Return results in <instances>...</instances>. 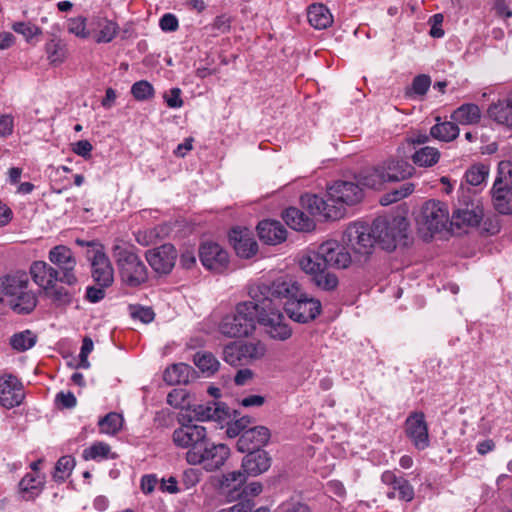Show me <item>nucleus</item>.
I'll use <instances>...</instances> for the list:
<instances>
[{"instance_id": "obj_1", "label": "nucleus", "mask_w": 512, "mask_h": 512, "mask_svg": "<svg viewBox=\"0 0 512 512\" xmlns=\"http://www.w3.org/2000/svg\"><path fill=\"white\" fill-rule=\"evenodd\" d=\"M265 285L249 290L250 300L239 302L218 323V331L227 338L248 337L256 329L257 322L263 325L267 334L279 341H285L292 330L276 309L274 300L265 296Z\"/></svg>"}, {"instance_id": "obj_2", "label": "nucleus", "mask_w": 512, "mask_h": 512, "mask_svg": "<svg viewBox=\"0 0 512 512\" xmlns=\"http://www.w3.org/2000/svg\"><path fill=\"white\" fill-rule=\"evenodd\" d=\"M328 199L324 200L315 194L301 197V203L311 215L324 220H337L345 215V208L358 204L363 198V190L359 183L352 181H336L328 187Z\"/></svg>"}, {"instance_id": "obj_3", "label": "nucleus", "mask_w": 512, "mask_h": 512, "mask_svg": "<svg viewBox=\"0 0 512 512\" xmlns=\"http://www.w3.org/2000/svg\"><path fill=\"white\" fill-rule=\"evenodd\" d=\"M265 296L274 300L276 309L279 313L281 299L285 298L284 310L294 321L306 323L316 318L321 311L319 300L308 297L300 289L299 284L291 278H279L270 286L265 285Z\"/></svg>"}, {"instance_id": "obj_4", "label": "nucleus", "mask_w": 512, "mask_h": 512, "mask_svg": "<svg viewBox=\"0 0 512 512\" xmlns=\"http://www.w3.org/2000/svg\"><path fill=\"white\" fill-rule=\"evenodd\" d=\"M0 301L17 314L31 313L37 306L38 298L31 288L29 274L15 270L0 277Z\"/></svg>"}, {"instance_id": "obj_5", "label": "nucleus", "mask_w": 512, "mask_h": 512, "mask_svg": "<svg viewBox=\"0 0 512 512\" xmlns=\"http://www.w3.org/2000/svg\"><path fill=\"white\" fill-rule=\"evenodd\" d=\"M407 228L408 222L404 217H379L372 224L375 243L378 242L383 249L392 251L406 237Z\"/></svg>"}, {"instance_id": "obj_6", "label": "nucleus", "mask_w": 512, "mask_h": 512, "mask_svg": "<svg viewBox=\"0 0 512 512\" xmlns=\"http://www.w3.org/2000/svg\"><path fill=\"white\" fill-rule=\"evenodd\" d=\"M342 242L353 251L356 261L365 260L375 244L372 227L362 222L350 223L343 233Z\"/></svg>"}, {"instance_id": "obj_7", "label": "nucleus", "mask_w": 512, "mask_h": 512, "mask_svg": "<svg viewBox=\"0 0 512 512\" xmlns=\"http://www.w3.org/2000/svg\"><path fill=\"white\" fill-rule=\"evenodd\" d=\"M266 346L260 341L230 342L224 346L223 360L231 366H244L262 359Z\"/></svg>"}, {"instance_id": "obj_8", "label": "nucleus", "mask_w": 512, "mask_h": 512, "mask_svg": "<svg viewBox=\"0 0 512 512\" xmlns=\"http://www.w3.org/2000/svg\"><path fill=\"white\" fill-rule=\"evenodd\" d=\"M230 456V449L222 443H213L209 440L200 448V451H187L186 460L191 465H201L206 471L220 469Z\"/></svg>"}, {"instance_id": "obj_9", "label": "nucleus", "mask_w": 512, "mask_h": 512, "mask_svg": "<svg viewBox=\"0 0 512 512\" xmlns=\"http://www.w3.org/2000/svg\"><path fill=\"white\" fill-rule=\"evenodd\" d=\"M495 209L501 214L512 213V163L501 161L492 188Z\"/></svg>"}, {"instance_id": "obj_10", "label": "nucleus", "mask_w": 512, "mask_h": 512, "mask_svg": "<svg viewBox=\"0 0 512 512\" xmlns=\"http://www.w3.org/2000/svg\"><path fill=\"white\" fill-rule=\"evenodd\" d=\"M417 223L425 236L431 237L434 233L442 231L449 223L448 206L437 200L427 201L422 206Z\"/></svg>"}, {"instance_id": "obj_11", "label": "nucleus", "mask_w": 512, "mask_h": 512, "mask_svg": "<svg viewBox=\"0 0 512 512\" xmlns=\"http://www.w3.org/2000/svg\"><path fill=\"white\" fill-rule=\"evenodd\" d=\"M178 421L181 423V426L174 430L172 435L175 445L189 448L188 451H200V448L209 440L206 428L202 425L187 422L184 414L179 415Z\"/></svg>"}, {"instance_id": "obj_12", "label": "nucleus", "mask_w": 512, "mask_h": 512, "mask_svg": "<svg viewBox=\"0 0 512 512\" xmlns=\"http://www.w3.org/2000/svg\"><path fill=\"white\" fill-rule=\"evenodd\" d=\"M77 243L81 246L87 245L92 247V250H89L87 253V257L91 262L92 277L98 286L109 287L114 280V270L103 248L93 242L77 240Z\"/></svg>"}, {"instance_id": "obj_13", "label": "nucleus", "mask_w": 512, "mask_h": 512, "mask_svg": "<svg viewBox=\"0 0 512 512\" xmlns=\"http://www.w3.org/2000/svg\"><path fill=\"white\" fill-rule=\"evenodd\" d=\"M48 259L58 270L61 283L73 286L78 282L75 274L76 258L69 247L65 245L53 247L49 251Z\"/></svg>"}, {"instance_id": "obj_14", "label": "nucleus", "mask_w": 512, "mask_h": 512, "mask_svg": "<svg viewBox=\"0 0 512 512\" xmlns=\"http://www.w3.org/2000/svg\"><path fill=\"white\" fill-rule=\"evenodd\" d=\"M184 415L187 422H222L229 418V409L221 402L210 400L188 406V412Z\"/></svg>"}, {"instance_id": "obj_15", "label": "nucleus", "mask_w": 512, "mask_h": 512, "mask_svg": "<svg viewBox=\"0 0 512 512\" xmlns=\"http://www.w3.org/2000/svg\"><path fill=\"white\" fill-rule=\"evenodd\" d=\"M483 215V208L479 199L472 198L470 195H463L459 198V207L454 211L451 223L456 226H477Z\"/></svg>"}, {"instance_id": "obj_16", "label": "nucleus", "mask_w": 512, "mask_h": 512, "mask_svg": "<svg viewBox=\"0 0 512 512\" xmlns=\"http://www.w3.org/2000/svg\"><path fill=\"white\" fill-rule=\"evenodd\" d=\"M25 398L22 382L12 374L0 377V405L11 409L22 404Z\"/></svg>"}, {"instance_id": "obj_17", "label": "nucleus", "mask_w": 512, "mask_h": 512, "mask_svg": "<svg viewBox=\"0 0 512 512\" xmlns=\"http://www.w3.org/2000/svg\"><path fill=\"white\" fill-rule=\"evenodd\" d=\"M120 276L126 285L136 287L147 278L146 267L133 253H128L119 259Z\"/></svg>"}, {"instance_id": "obj_18", "label": "nucleus", "mask_w": 512, "mask_h": 512, "mask_svg": "<svg viewBox=\"0 0 512 512\" xmlns=\"http://www.w3.org/2000/svg\"><path fill=\"white\" fill-rule=\"evenodd\" d=\"M318 247L326 267L346 269L351 265L352 257L350 253L338 241L327 240Z\"/></svg>"}, {"instance_id": "obj_19", "label": "nucleus", "mask_w": 512, "mask_h": 512, "mask_svg": "<svg viewBox=\"0 0 512 512\" xmlns=\"http://www.w3.org/2000/svg\"><path fill=\"white\" fill-rule=\"evenodd\" d=\"M199 257L205 268L216 273L223 272L229 263L227 251L217 243H203L199 249Z\"/></svg>"}, {"instance_id": "obj_20", "label": "nucleus", "mask_w": 512, "mask_h": 512, "mask_svg": "<svg viewBox=\"0 0 512 512\" xmlns=\"http://www.w3.org/2000/svg\"><path fill=\"white\" fill-rule=\"evenodd\" d=\"M405 431L418 450H424L429 446L428 425L423 412H413L407 417Z\"/></svg>"}, {"instance_id": "obj_21", "label": "nucleus", "mask_w": 512, "mask_h": 512, "mask_svg": "<svg viewBox=\"0 0 512 512\" xmlns=\"http://www.w3.org/2000/svg\"><path fill=\"white\" fill-rule=\"evenodd\" d=\"M382 482L390 488L387 496L390 499L398 498L399 500L410 502L414 498V488L408 480L402 476H397L392 471H385L381 476Z\"/></svg>"}, {"instance_id": "obj_22", "label": "nucleus", "mask_w": 512, "mask_h": 512, "mask_svg": "<svg viewBox=\"0 0 512 512\" xmlns=\"http://www.w3.org/2000/svg\"><path fill=\"white\" fill-rule=\"evenodd\" d=\"M269 439L270 432L264 426L246 429L237 441V449L242 453L261 450L260 448L266 445Z\"/></svg>"}, {"instance_id": "obj_23", "label": "nucleus", "mask_w": 512, "mask_h": 512, "mask_svg": "<svg viewBox=\"0 0 512 512\" xmlns=\"http://www.w3.org/2000/svg\"><path fill=\"white\" fill-rule=\"evenodd\" d=\"M29 273L32 280L45 291L55 288V284L60 282L58 270L45 261H34L30 265Z\"/></svg>"}, {"instance_id": "obj_24", "label": "nucleus", "mask_w": 512, "mask_h": 512, "mask_svg": "<svg viewBox=\"0 0 512 512\" xmlns=\"http://www.w3.org/2000/svg\"><path fill=\"white\" fill-rule=\"evenodd\" d=\"M229 241L236 254L242 258H250L257 252V243L248 229H232L229 233Z\"/></svg>"}, {"instance_id": "obj_25", "label": "nucleus", "mask_w": 512, "mask_h": 512, "mask_svg": "<svg viewBox=\"0 0 512 512\" xmlns=\"http://www.w3.org/2000/svg\"><path fill=\"white\" fill-rule=\"evenodd\" d=\"M89 27L97 43L111 42L118 32V25L101 14L94 15L90 19Z\"/></svg>"}, {"instance_id": "obj_26", "label": "nucleus", "mask_w": 512, "mask_h": 512, "mask_svg": "<svg viewBox=\"0 0 512 512\" xmlns=\"http://www.w3.org/2000/svg\"><path fill=\"white\" fill-rule=\"evenodd\" d=\"M271 466V458L264 450L247 452L243 458L242 468L247 475L257 476L266 472Z\"/></svg>"}, {"instance_id": "obj_27", "label": "nucleus", "mask_w": 512, "mask_h": 512, "mask_svg": "<svg viewBox=\"0 0 512 512\" xmlns=\"http://www.w3.org/2000/svg\"><path fill=\"white\" fill-rule=\"evenodd\" d=\"M259 238L267 244L276 245L286 239L287 231L275 220H263L257 226Z\"/></svg>"}, {"instance_id": "obj_28", "label": "nucleus", "mask_w": 512, "mask_h": 512, "mask_svg": "<svg viewBox=\"0 0 512 512\" xmlns=\"http://www.w3.org/2000/svg\"><path fill=\"white\" fill-rule=\"evenodd\" d=\"M488 116L498 124L512 128V92L488 108Z\"/></svg>"}, {"instance_id": "obj_29", "label": "nucleus", "mask_w": 512, "mask_h": 512, "mask_svg": "<svg viewBox=\"0 0 512 512\" xmlns=\"http://www.w3.org/2000/svg\"><path fill=\"white\" fill-rule=\"evenodd\" d=\"M460 133L458 125L454 121H441L436 117V124L430 128V136L438 141L451 142Z\"/></svg>"}, {"instance_id": "obj_30", "label": "nucleus", "mask_w": 512, "mask_h": 512, "mask_svg": "<svg viewBox=\"0 0 512 512\" xmlns=\"http://www.w3.org/2000/svg\"><path fill=\"white\" fill-rule=\"evenodd\" d=\"M308 21L315 29H326L333 23V16L323 4H313L307 11Z\"/></svg>"}, {"instance_id": "obj_31", "label": "nucleus", "mask_w": 512, "mask_h": 512, "mask_svg": "<svg viewBox=\"0 0 512 512\" xmlns=\"http://www.w3.org/2000/svg\"><path fill=\"white\" fill-rule=\"evenodd\" d=\"M286 224L297 231H309L314 227L313 221L301 210L290 207L283 213Z\"/></svg>"}, {"instance_id": "obj_32", "label": "nucleus", "mask_w": 512, "mask_h": 512, "mask_svg": "<svg viewBox=\"0 0 512 512\" xmlns=\"http://www.w3.org/2000/svg\"><path fill=\"white\" fill-rule=\"evenodd\" d=\"M193 374L191 366L185 363L173 364L167 367L163 379L171 385L187 384Z\"/></svg>"}, {"instance_id": "obj_33", "label": "nucleus", "mask_w": 512, "mask_h": 512, "mask_svg": "<svg viewBox=\"0 0 512 512\" xmlns=\"http://www.w3.org/2000/svg\"><path fill=\"white\" fill-rule=\"evenodd\" d=\"M481 111L476 104L467 103L458 107L452 114L451 119L456 124L472 125L480 121Z\"/></svg>"}, {"instance_id": "obj_34", "label": "nucleus", "mask_w": 512, "mask_h": 512, "mask_svg": "<svg viewBox=\"0 0 512 512\" xmlns=\"http://www.w3.org/2000/svg\"><path fill=\"white\" fill-rule=\"evenodd\" d=\"M388 181H400L410 177L414 168L404 160H390L383 168Z\"/></svg>"}, {"instance_id": "obj_35", "label": "nucleus", "mask_w": 512, "mask_h": 512, "mask_svg": "<svg viewBox=\"0 0 512 512\" xmlns=\"http://www.w3.org/2000/svg\"><path fill=\"white\" fill-rule=\"evenodd\" d=\"M299 266L301 270L309 275L311 278L316 276L324 267H326L325 263L320 256V249L317 248L316 251H309L304 254L299 259Z\"/></svg>"}, {"instance_id": "obj_36", "label": "nucleus", "mask_w": 512, "mask_h": 512, "mask_svg": "<svg viewBox=\"0 0 512 512\" xmlns=\"http://www.w3.org/2000/svg\"><path fill=\"white\" fill-rule=\"evenodd\" d=\"M411 159L419 167H432L438 163L440 152L435 147L425 146L416 150Z\"/></svg>"}, {"instance_id": "obj_37", "label": "nucleus", "mask_w": 512, "mask_h": 512, "mask_svg": "<svg viewBox=\"0 0 512 512\" xmlns=\"http://www.w3.org/2000/svg\"><path fill=\"white\" fill-rule=\"evenodd\" d=\"M386 179V174L383 168H370L360 173L358 183L359 185L379 189Z\"/></svg>"}, {"instance_id": "obj_38", "label": "nucleus", "mask_w": 512, "mask_h": 512, "mask_svg": "<svg viewBox=\"0 0 512 512\" xmlns=\"http://www.w3.org/2000/svg\"><path fill=\"white\" fill-rule=\"evenodd\" d=\"M45 52L52 65H59L66 59V45L58 38H52L45 44Z\"/></svg>"}, {"instance_id": "obj_39", "label": "nucleus", "mask_w": 512, "mask_h": 512, "mask_svg": "<svg viewBox=\"0 0 512 512\" xmlns=\"http://www.w3.org/2000/svg\"><path fill=\"white\" fill-rule=\"evenodd\" d=\"M194 364L208 376L218 371L220 362L211 352H198L194 355Z\"/></svg>"}, {"instance_id": "obj_40", "label": "nucleus", "mask_w": 512, "mask_h": 512, "mask_svg": "<svg viewBox=\"0 0 512 512\" xmlns=\"http://www.w3.org/2000/svg\"><path fill=\"white\" fill-rule=\"evenodd\" d=\"M82 456L85 460L114 459L116 456L111 452V447L104 442H97L83 450Z\"/></svg>"}, {"instance_id": "obj_41", "label": "nucleus", "mask_w": 512, "mask_h": 512, "mask_svg": "<svg viewBox=\"0 0 512 512\" xmlns=\"http://www.w3.org/2000/svg\"><path fill=\"white\" fill-rule=\"evenodd\" d=\"M311 282L321 290L333 291L339 284L337 275L324 267L316 276L311 278Z\"/></svg>"}, {"instance_id": "obj_42", "label": "nucleus", "mask_w": 512, "mask_h": 512, "mask_svg": "<svg viewBox=\"0 0 512 512\" xmlns=\"http://www.w3.org/2000/svg\"><path fill=\"white\" fill-rule=\"evenodd\" d=\"M37 337L30 330H24L18 333H15L10 338L11 347L18 351L23 352L30 348H32L36 343Z\"/></svg>"}, {"instance_id": "obj_43", "label": "nucleus", "mask_w": 512, "mask_h": 512, "mask_svg": "<svg viewBox=\"0 0 512 512\" xmlns=\"http://www.w3.org/2000/svg\"><path fill=\"white\" fill-rule=\"evenodd\" d=\"M123 424V418L116 412H110L98 422L101 433L115 435L120 431Z\"/></svg>"}, {"instance_id": "obj_44", "label": "nucleus", "mask_w": 512, "mask_h": 512, "mask_svg": "<svg viewBox=\"0 0 512 512\" xmlns=\"http://www.w3.org/2000/svg\"><path fill=\"white\" fill-rule=\"evenodd\" d=\"M43 486V479L38 475L29 473L24 476L20 483L19 488L22 493L28 494L27 498L37 495Z\"/></svg>"}, {"instance_id": "obj_45", "label": "nucleus", "mask_w": 512, "mask_h": 512, "mask_svg": "<svg viewBox=\"0 0 512 512\" xmlns=\"http://www.w3.org/2000/svg\"><path fill=\"white\" fill-rule=\"evenodd\" d=\"M67 30L70 34L80 39H87L91 36L90 27L87 26V19L83 16L72 17L67 20Z\"/></svg>"}, {"instance_id": "obj_46", "label": "nucleus", "mask_w": 512, "mask_h": 512, "mask_svg": "<svg viewBox=\"0 0 512 512\" xmlns=\"http://www.w3.org/2000/svg\"><path fill=\"white\" fill-rule=\"evenodd\" d=\"M188 392L184 388H175L167 395V403L176 409H186L188 412V406L191 404L188 400Z\"/></svg>"}, {"instance_id": "obj_47", "label": "nucleus", "mask_w": 512, "mask_h": 512, "mask_svg": "<svg viewBox=\"0 0 512 512\" xmlns=\"http://www.w3.org/2000/svg\"><path fill=\"white\" fill-rule=\"evenodd\" d=\"M75 466V461L72 456H62L56 463L54 479L57 481H64L72 472Z\"/></svg>"}, {"instance_id": "obj_48", "label": "nucleus", "mask_w": 512, "mask_h": 512, "mask_svg": "<svg viewBox=\"0 0 512 512\" xmlns=\"http://www.w3.org/2000/svg\"><path fill=\"white\" fill-rule=\"evenodd\" d=\"M488 173L489 169L486 165L476 164L467 170L465 173V178L468 184L472 186H478L486 179Z\"/></svg>"}, {"instance_id": "obj_49", "label": "nucleus", "mask_w": 512, "mask_h": 512, "mask_svg": "<svg viewBox=\"0 0 512 512\" xmlns=\"http://www.w3.org/2000/svg\"><path fill=\"white\" fill-rule=\"evenodd\" d=\"M153 86L146 80L135 82L131 87V94L137 101H145L154 95Z\"/></svg>"}, {"instance_id": "obj_50", "label": "nucleus", "mask_w": 512, "mask_h": 512, "mask_svg": "<svg viewBox=\"0 0 512 512\" xmlns=\"http://www.w3.org/2000/svg\"><path fill=\"white\" fill-rule=\"evenodd\" d=\"M12 29L16 33L23 35L28 42L35 36L42 34V29L40 27L29 22H15L12 25Z\"/></svg>"}, {"instance_id": "obj_51", "label": "nucleus", "mask_w": 512, "mask_h": 512, "mask_svg": "<svg viewBox=\"0 0 512 512\" xmlns=\"http://www.w3.org/2000/svg\"><path fill=\"white\" fill-rule=\"evenodd\" d=\"M246 473L241 471H233L225 474L221 482L225 489L238 490L246 481Z\"/></svg>"}, {"instance_id": "obj_52", "label": "nucleus", "mask_w": 512, "mask_h": 512, "mask_svg": "<svg viewBox=\"0 0 512 512\" xmlns=\"http://www.w3.org/2000/svg\"><path fill=\"white\" fill-rule=\"evenodd\" d=\"M177 253L173 245L162 244V274L169 273L175 265Z\"/></svg>"}, {"instance_id": "obj_53", "label": "nucleus", "mask_w": 512, "mask_h": 512, "mask_svg": "<svg viewBox=\"0 0 512 512\" xmlns=\"http://www.w3.org/2000/svg\"><path fill=\"white\" fill-rule=\"evenodd\" d=\"M413 190L414 185L412 183H405L399 189H396L392 193L385 195L381 199V203L383 205H388L390 203L397 202L410 195Z\"/></svg>"}, {"instance_id": "obj_54", "label": "nucleus", "mask_w": 512, "mask_h": 512, "mask_svg": "<svg viewBox=\"0 0 512 512\" xmlns=\"http://www.w3.org/2000/svg\"><path fill=\"white\" fill-rule=\"evenodd\" d=\"M129 313L133 319H138L142 323H150L155 317V313L150 307L140 305H130Z\"/></svg>"}, {"instance_id": "obj_55", "label": "nucleus", "mask_w": 512, "mask_h": 512, "mask_svg": "<svg viewBox=\"0 0 512 512\" xmlns=\"http://www.w3.org/2000/svg\"><path fill=\"white\" fill-rule=\"evenodd\" d=\"M159 237V231L157 227L139 230L136 233V240L143 246L156 244Z\"/></svg>"}, {"instance_id": "obj_56", "label": "nucleus", "mask_w": 512, "mask_h": 512, "mask_svg": "<svg viewBox=\"0 0 512 512\" xmlns=\"http://www.w3.org/2000/svg\"><path fill=\"white\" fill-rule=\"evenodd\" d=\"M431 85V79L427 75H418L413 79L411 91L418 95L423 96L427 93L429 87Z\"/></svg>"}, {"instance_id": "obj_57", "label": "nucleus", "mask_w": 512, "mask_h": 512, "mask_svg": "<svg viewBox=\"0 0 512 512\" xmlns=\"http://www.w3.org/2000/svg\"><path fill=\"white\" fill-rule=\"evenodd\" d=\"M93 341L89 337H85L82 342L79 358L80 361L78 363L79 368L88 369L90 367V363L88 361L89 354L93 351Z\"/></svg>"}, {"instance_id": "obj_58", "label": "nucleus", "mask_w": 512, "mask_h": 512, "mask_svg": "<svg viewBox=\"0 0 512 512\" xmlns=\"http://www.w3.org/2000/svg\"><path fill=\"white\" fill-rule=\"evenodd\" d=\"M158 484V477L156 474H145L140 480V489L145 495L151 494L156 485Z\"/></svg>"}, {"instance_id": "obj_59", "label": "nucleus", "mask_w": 512, "mask_h": 512, "mask_svg": "<svg viewBox=\"0 0 512 512\" xmlns=\"http://www.w3.org/2000/svg\"><path fill=\"white\" fill-rule=\"evenodd\" d=\"M201 472L196 468H189L184 471L182 482L187 489L195 486L200 480Z\"/></svg>"}, {"instance_id": "obj_60", "label": "nucleus", "mask_w": 512, "mask_h": 512, "mask_svg": "<svg viewBox=\"0 0 512 512\" xmlns=\"http://www.w3.org/2000/svg\"><path fill=\"white\" fill-rule=\"evenodd\" d=\"M55 401L61 408H73L76 405V397L71 392H60L56 395Z\"/></svg>"}, {"instance_id": "obj_61", "label": "nucleus", "mask_w": 512, "mask_h": 512, "mask_svg": "<svg viewBox=\"0 0 512 512\" xmlns=\"http://www.w3.org/2000/svg\"><path fill=\"white\" fill-rule=\"evenodd\" d=\"M93 147L88 140H79L73 145V152L83 158H90Z\"/></svg>"}, {"instance_id": "obj_62", "label": "nucleus", "mask_w": 512, "mask_h": 512, "mask_svg": "<svg viewBox=\"0 0 512 512\" xmlns=\"http://www.w3.org/2000/svg\"><path fill=\"white\" fill-rule=\"evenodd\" d=\"M165 101L171 108H180L183 105L181 90L179 88H172L169 94L165 96Z\"/></svg>"}, {"instance_id": "obj_63", "label": "nucleus", "mask_w": 512, "mask_h": 512, "mask_svg": "<svg viewBox=\"0 0 512 512\" xmlns=\"http://www.w3.org/2000/svg\"><path fill=\"white\" fill-rule=\"evenodd\" d=\"M149 265L156 271H160V247H154L145 253Z\"/></svg>"}, {"instance_id": "obj_64", "label": "nucleus", "mask_w": 512, "mask_h": 512, "mask_svg": "<svg viewBox=\"0 0 512 512\" xmlns=\"http://www.w3.org/2000/svg\"><path fill=\"white\" fill-rule=\"evenodd\" d=\"M278 512H311L310 508L300 502H288L279 507Z\"/></svg>"}]
</instances>
